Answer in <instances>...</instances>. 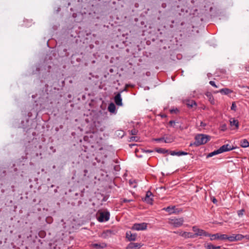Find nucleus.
I'll list each match as a JSON object with an SVG mask.
<instances>
[{"mask_svg":"<svg viewBox=\"0 0 249 249\" xmlns=\"http://www.w3.org/2000/svg\"><path fill=\"white\" fill-rule=\"evenodd\" d=\"M203 14L205 15L206 19L214 17L218 14L216 7L213 3L208 2L205 3L203 6Z\"/></svg>","mask_w":249,"mask_h":249,"instance_id":"nucleus-1","label":"nucleus"},{"mask_svg":"<svg viewBox=\"0 0 249 249\" xmlns=\"http://www.w3.org/2000/svg\"><path fill=\"white\" fill-rule=\"evenodd\" d=\"M96 215L97 219L100 222H107L110 217V213L108 211H98Z\"/></svg>","mask_w":249,"mask_h":249,"instance_id":"nucleus-2","label":"nucleus"},{"mask_svg":"<svg viewBox=\"0 0 249 249\" xmlns=\"http://www.w3.org/2000/svg\"><path fill=\"white\" fill-rule=\"evenodd\" d=\"M184 222V219L183 218H171L169 220V223L175 227H180Z\"/></svg>","mask_w":249,"mask_h":249,"instance_id":"nucleus-3","label":"nucleus"},{"mask_svg":"<svg viewBox=\"0 0 249 249\" xmlns=\"http://www.w3.org/2000/svg\"><path fill=\"white\" fill-rule=\"evenodd\" d=\"M147 224L146 223H135L131 228L134 231H143L147 229Z\"/></svg>","mask_w":249,"mask_h":249,"instance_id":"nucleus-4","label":"nucleus"},{"mask_svg":"<svg viewBox=\"0 0 249 249\" xmlns=\"http://www.w3.org/2000/svg\"><path fill=\"white\" fill-rule=\"evenodd\" d=\"M202 144V134H198L195 137V141L193 143H191L190 146L195 145L198 146Z\"/></svg>","mask_w":249,"mask_h":249,"instance_id":"nucleus-5","label":"nucleus"},{"mask_svg":"<svg viewBox=\"0 0 249 249\" xmlns=\"http://www.w3.org/2000/svg\"><path fill=\"white\" fill-rule=\"evenodd\" d=\"M234 149V147L233 146H231L230 144H227L222 145L218 150L219 151V153L221 154L223 152L230 151Z\"/></svg>","mask_w":249,"mask_h":249,"instance_id":"nucleus-6","label":"nucleus"},{"mask_svg":"<svg viewBox=\"0 0 249 249\" xmlns=\"http://www.w3.org/2000/svg\"><path fill=\"white\" fill-rule=\"evenodd\" d=\"M226 234H221L220 233H216L214 234H213L211 235V240H213L215 239H218L220 240H226Z\"/></svg>","mask_w":249,"mask_h":249,"instance_id":"nucleus-7","label":"nucleus"},{"mask_svg":"<svg viewBox=\"0 0 249 249\" xmlns=\"http://www.w3.org/2000/svg\"><path fill=\"white\" fill-rule=\"evenodd\" d=\"M142 246V244L138 243H130L127 246V249H139Z\"/></svg>","mask_w":249,"mask_h":249,"instance_id":"nucleus-8","label":"nucleus"},{"mask_svg":"<svg viewBox=\"0 0 249 249\" xmlns=\"http://www.w3.org/2000/svg\"><path fill=\"white\" fill-rule=\"evenodd\" d=\"M199 233L196 232L195 233H193L191 232H182V234H181V236L184 238H194L196 236H198V234H200Z\"/></svg>","mask_w":249,"mask_h":249,"instance_id":"nucleus-9","label":"nucleus"},{"mask_svg":"<svg viewBox=\"0 0 249 249\" xmlns=\"http://www.w3.org/2000/svg\"><path fill=\"white\" fill-rule=\"evenodd\" d=\"M126 237L129 241H135L137 237L136 233H132L131 231H127L126 232Z\"/></svg>","mask_w":249,"mask_h":249,"instance_id":"nucleus-10","label":"nucleus"},{"mask_svg":"<svg viewBox=\"0 0 249 249\" xmlns=\"http://www.w3.org/2000/svg\"><path fill=\"white\" fill-rule=\"evenodd\" d=\"M218 92L221 93L222 94L224 95H228L230 93L233 92V91L228 88H223L219 90V91H214V93H216Z\"/></svg>","mask_w":249,"mask_h":249,"instance_id":"nucleus-11","label":"nucleus"},{"mask_svg":"<svg viewBox=\"0 0 249 249\" xmlns=\"http://www.w3.org/2000/svg\"><path fill=\"white\" fill-rule=\"evenodd\" d=\"M115 104L119 106H122V99L120 93H118L114 97Z\"/></svg>","mask_w":249,"mask_h":249,"instance_id":"nucleus-12","label":"nucleus"},{"mask_svg":"<svg viewBox=\"0 0 249 249\" xmlns=\"http://www.w3.org/2000/svg\"><path fill=\"white\" fill-rule=\"evenodd\" d=\"M205 95L206 97H207L209 101L212 105L214 104V99L213 98V97L210 92H207L205 93Z\"/></svg>","mask_w":249,"mask_h":249,"instance_id":"nucleus-13","label":"nucleus"},{"mask_svg":"<svg viewBox=\"0 0 249 249\" xmlns=\"http://www.w3.org/2000/svg\"><path fill=\"white\" fill-rule=\"evenodd\" d=\"M170 155L172 156H178L186 155L188 154V153L185 152H183V151L176 152L175 151H170Z\"/></svg>","mask_w":249,"mask_h":249,"instance_id":"nucleus-14","label":"nucleus"},{"mask_svg":"<svg viewBox=\"0 0 249 249\" xmlns=\"http://www.w3.org/2000/svg\"><path fill=\"white\" fill-rule=\"evenodd\" d=\"M205 247L206 249H225L224 248H222L221 246H216L211 244H208L205 245Z\"/></svg>","mask_w":249,"mask_h":249,"instance_id":"nucleus-15","label":"nucleus"},{"mask_svg":"<svg viewBox=\"0 0 249 249\" xmlns=\"http://www.w3.org/2000/svg\"><path fill=\"white\" fill-rule=\"evenodd\" d=\"M240 146L244 148H246L249 146V142L246 139L242 140L240 141Z\"/></svg>","mask_w":249,"mask_h":249,"instance_id":"nucleus-16","label":"nucleus"},{"mask_svg":"<svg viewBox=\"0 0 249 249\" xmlns=\"http://www.w3.org/2000/svg\"><path fill=\"white\" fill-rule=\"evenodd\" d=\"M92 247L96 249H104L106 247V244L105 243L102 244H93Z\"/></svg>","mask_w":249,"mask_h":249,"instance_id":"nucleus-17","label":"nucleus"},{"mask_svg":"<svg viewBox=\"0 0 249 249\" xmlns=\"http://www.w3.org/2000/svg\"><path fill=\"white\" fill-rule=\"evenodd\" d=\"M174 209V206H168L166 208H164L163 210L171 214L175 213Z\"/></svg>","mask_w":249,"mask_h":249,"instance_id":"nucleus-18","label":"nucleus"},{"mask_svg":"<svg viewBox=\"0 0 249 249\" xmlns=\"http://www.w3.org/2000/svg\"><path fill=\"white\" fill-rule=\"evenodd\" d=\"M230 124L231 125L235 126L236 128H238L239 127V122L237 120H235L233 118H232L230 120Z\"/></svg>","mask_w":249,"mask_h":249,"instance_id":"nucleus-19","label":"nucleus"},{"mask_svg":"<svg viewBox=\"0 0 249 249\" xmlns=\"http://www.w3.org/2000/svg\"><path fill=\"white\" fill-rule=\"evenodd\" d=\"M164 142L165 143H171L174 141L173 137L171 136L164 137Z\"/></svg>","mask_w":249,"mask_h":249,"instance_id":"nucleus-20","label":"nucleus"},{"mask_svg":"<svg viewBox=\"0 0 249 249\" xmlns=\"http://www.w3.org/2000/svg\"><path fill=\"white\" fill-rule=\"evenodd\" d=\"M219 154H220V153H219V151H218V149L216 150H214V151L206 155V158L208 159L209 158L212 157H213V156Z\"/></svg>","mask_w":249,"mask_h":249,"instance_id":"nucleus-21","label":"nucleus"},{"mask_svg":"<svg viewBox=\"0 0 249 249\" xmlns=\"http://www.w3.org/2000/svg\"><path fill=\"white\" fill-rule=\"evenodd\" d=\"M211 138L212 137L209 135L203 134V144L210 141Z\"/></svg>","mask_w":249,"mask_h":249,"instance_id":"nucleus-22","label":"nucleus"},{"mask_svg":"<svg viewBox=\"0 0 249 249\" xmlns=\"http://www.w3.org/2000/svg\"><path fill=\"white\" fill-rule=\"evenodd\" d=\"M108 109L110 112H114L115 110V106L113 104H110L108 106Z\"/></svg>","mask_w":249,"mask_h":249,"instance_id":"nucleus-23","label":"nucleus"},{"mask_svg":"<svg viewBox=\"0 0 249 249\" xmlns=\"http://www.w3.org/2000/svg\"><path fill=\"white\" fill-rule=\"evenodd\" d=\"M156 152H157L159 153H162L165 154L168 152L167 150H166L165 149L163 148H157L156 150Z\"/></svg>","mask_w":249,"mask_h":249,"instance_id":"nucleus-24","label":"nucleus"},{"mask_svg":"<svg viewBox=\"0 0 249 249\" xmlns=\"http://www.w3.org/2000/svg\"><path fill=\"white\" fill-rule=\"evenodd\" d=\"M193 231L194 232V233H195L196 232H197V233H200V234H198V235H202V230H199V229H198V228H197L196 227H194L193 228Z\"/></svg>","mask_w":249,"mask_h":249,"instance_id":"nucleus-25","label":"nucleus"},{"mask_svg":"<svg viewBox=\"0 0 249 249\" xmlns=\"http://www.w3.org/2000/svg\"><path fill=\"white\" fill-rule=\"evenodd\" d=\"M226 239H227L229 241L231 242L236 241V238H235L234 234H233L232 235L230 236H228L227 235H226Z\"/></svg>","mask_w":249,"mask_h":249,"instance_id":"nucleus-26","label":"nucleus"},{"mask_svg":"<svg viewBox=\"0 0 249 249\" xmlns=\"http://www.w3.org/2000/svg\"><path fill=\"white\" fill-rule=\"evenodd\" d=\"M187 105L190 107H193L194 105L196 106V103L194 101H188L186 103Z\"/></svg>","mask_w":249,"mask_h":249,"instance_id":"nucleus-27","label":"nucleus"},{"mask_svg":"<svg viewBox=\"0 0 249 249\" xmlns=\"http://www.w3.org/2000/svg\"><path fill=\"white\" fill-rule=\"evenodd\" d=\"M144 201H145L147 203L152 204L153 199L152 197H145L144 199Z\"/></svg>","mask_w":249,"mask_h":249,"instance_id":"nucleus-28","label":"nucleus"},{"mask_svg":"<svg viewBox=\"0 0 249 249\" xmlns=\"http://www.w3.org/2000/svg\"><path fill=\"white\" fill-rule=\"evenodd\" d=\"M236 241L241 240L244 238V236L240 234H234Z\"/></svg>","mask_w":249,"mask_h":249,"instance_id":"nucleus-29","label":"nucleus"},{"mask_svg":"<svg viewBox=\"0 0 249 249\" xmlns=\"http://www.w3.org/2000/svg\"><path fill=\"white\" fill-rule=\"evenodd\" d=\"M245 213V210L244 209H241L237 211L238 215L239 217H241L243 215L244 213Z\"/></svg>","mask_w":249,"mask_h":249,"instance_id":"nucleus-30","label":"nucleus"},{"mask_svg":"<svg viewBox=\"0 0 249 249\" xmlns=\"http://www.w3.org/2000/svg\"><path fill=\"white\" fill-rule=\"evenodd\" d=\"M236 108H237V107H236L235 102H232L231 107V110L236 111Z\"/></svg>","mask_w":249,"mask_h":249,"instance_id":"nucleus-31","label":"nucleus"},{"mask_svg":"<svg viewBox=\"0 0 249 249\" xmlns=\"http://www.w3.org/2000/svg\"><path fill=\"white\" fill-rule=\"evenodd\" d=\"M137 133L138 130L135 128H133L130 131V133L132 135H137Z\"/></svg>","mask_w":249,"mask_h":249,"instance_id":"nucleus-32","label":"nucleus"},{"mask_svg":"<svg viewBox=\"0 0 249 249\" xmlns=\"http://www.w3.org/2000/svg\"><path fill=\"white\" fill-rule=\"evenodd\" d=\"M220 127H221V130L223 131H225L227 129V125L226 124H222L221 125Z\"/></svg>","mask_w":249,"mask_h":249,"instance_id":"nucleus-33","label":"nucleus"},{"mask_svg":"<svg viewBox=\"0 0 249 249\" xmlns=\"http://www.w3.org/2000/svg\"><path fill=\"white\" fill-rule=\"evenodd\" d=\"M176 123V122L175 121H173V120L170 121L169 122V124H170V125L171 126H173V127L175 126Z\"/></svg>","mask_w":249,"mask_h":249,"instance_id":"nucleus-34","label":"nucleus"},{"mask_svg":"<svg viewBox=\"0 0 249 249\" xmlns=\"http://www.w3.org/2000/svg\"><path fill=\"white\" fill-rule=\"evenodd\" d=\"M153 196L152 193L150 191H147L146 192L145 197H149Z\"/></svg>","mask_w":249,"mask_h":249,"instance_id":"nucleus-35","label":"nucleus"},{"mask_svg":"<svg viewBox=\"0 0 249 249\" xmlns=\"http://www.w3.org/2000/svg\"><path fill=\"white\" fill-rule=\"evenodd\" d=\"M210 84L214 87H215V88H218V86L217 85H216V84H215V82L213 81H210L209 82Z\"/></svg>","mask_w":249,"mask_h":249,"instance_id":"nucleus-36","label":"nucleus"},{"mask_svg":"<svg viewBox=\"0 0 249 249\" xmlns=\"http://www.w3.org/2000/svg\"><path fill=\"white\" fill-rule=\"evenodd\" d=\"M164 137L160 138L155 139L154 140L156 142L164 141Z\"/></svg>","mask_w":249,"mask_h":249,"instance_id":"nucleus-37","label":"nucleus"},{"mask_svg":"<svg viewBox=\"0 0 249 249\" xmlns=\"http://www.w3.org/2000/svg\"><path fill=\"white\" fill-rule=\"evenodd\" d=\"M211 235H212L208 233L207 232L203 231V236H210L211 237Z\"/></svg>","mask_w":249,"mask_h":249,"instance_id":"nucleus-38","label":"nucleus"},{"mask_svg":"<svg viewBox=\"0 0 249 249\" xmlns=\"http://www.w3.org/2000/svg\"><path fill=\"white\" fill-rule=\"evenodd\" d=\"M123 201L124 202H130L132 201V199H127L124 198V199H123Z\"/></svg>","mask_w":249,"mask_h":249,"instance_id":"nucleus-39","label":"nucleus"},{"mask_svg":"<svg viewBox=\"0 0 249 249\" xmlns=\"http://www.w3.org/2000/svg\"><path fill=\"white\" fill-rule=\"evenodd\" d=\"M212 201L213 203L214 204H216V202H217V200H216V199L215 198H214V197H213L212 198Z\"/></svg>","mask_w":249,"mask_h":249,"instance_id":"nucleus-40","label":"nucleus"},{"mask_svg":"<svg viewBox=\"0 0 249 249\" xmlns=\"http://www.w3.org/2000/svg\"><path fill=\"white\" fill-rule=\"evenodd\" d=\"M84 173H85V175H85V176H86V174L88 173V170H86V169H85V170H84Z\"/></svg>","mask_w":249,"mask_h":249,"instance_id":"nucleus-41","label":"nucleus"},{"mask_svg":"<svg viewBox=\"0 0 249 249\" xmlns=\"http://www.w3.org/2000/svg\"><path fill=\"white\" fill-rule=\"evenodd\" d=\"M184 231H181L180 232H179V235L180 236H181V234H182V232H184Z\"/></svg>","mask_w":249,"mask_h":249,"instance_id":"nucleus-42","label":"nucleus"},{"mask_svg":"<svg viewBox=\"0 0 249 249\" xmlns=\"http://www.w3.org/2000/svg\"><path fill=\"white\" fill-rule=\"evenodd\" d=\"M152 152V151L151 150H149L146 151V152Z\"/></svg>","mask_w":249,"mask_h":249,"instance_id":"nucleus-43","label":"nucleus"},{"mask_svg":"<svg viewBox=\"0 0 249 249\" xmlns=\"http://www.w3.org/2000/svg\"><path fill=\"white\" fill-rule=\"evenodd\" d=\"M36 70H37V71H39V68H36Z\"/></svg>","mask_w":249,"mask_h":249,"instance_id":"nucleus-44","label":"nucleus"},{"mask_svg":"<svg viewBox=\"0 0 249 249\" xmlns=\"http://www.w3.org/2000/svg\"><path fill=\"white\" fill-rule=\"evenodd\" d=\"M202 122H200V125H202Z\"/></svg>","mask_w":249,"mask_h":249,"instance_id":"nucleus-45","label":"nucleus"},{"mask_svg":"<svg viewBox=\"0 0 249 249\" xmlns=\"http://www.w3.org/2000/svg\"><path fill=\"white\" fill-rule=\"evenodd\" d=\"M205 109V107L203 106V109L204 110Z\"/></svg>","mask_w":249,"mask_h":249,"instance_id":"nucleus-46","label":"nucleus"},{"mask_svg":"<svg viewBox=\"0 0 249 249\" xmlns=\"http://www.w3.org/2000/svg\"><path fill=\"white\" fill-rule=\"evenodd\" d=\"M205 125V124H203V127H204Z\"/></svg>","mask_w":249,"mask_h":249,"instance_id":"nucleus-47","label":"nucleus"}]
</instances>
